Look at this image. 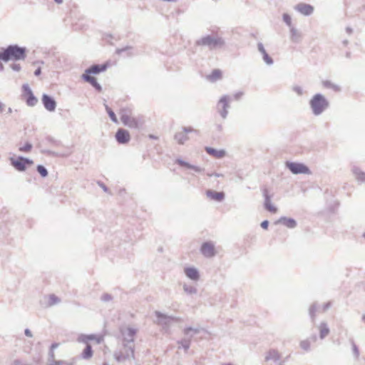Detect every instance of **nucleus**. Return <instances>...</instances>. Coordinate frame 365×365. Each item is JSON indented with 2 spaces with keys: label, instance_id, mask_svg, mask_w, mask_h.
<instances>
[{
  "label": "nucleus",
  "instance_id": "f3484780",
  "mask_svg": "<svg viewBox=\"0 0 365 365\" xmlns=\"http://www.w3.org/2000/svg\"><path fill=\"white\" fill-rule=\"evenodd\" d=\"M115 139L120 144L128 143L130 140L129 132L125 129L119 128L115 133Z\"/></svg>",
  "mask_w": 365,
  "mask_h": 365
},
{
  "label": "nucleus",
  "instance_id": "0eeeda50",
  "mask_svg": "<svg viewBox=\"0 0 365 365\" xmlns=\"http://www.w3.org/2000/svg\"><path fill=\"white\" fill-rule=\"evenodd\" d=\"M134 349V344H123L122 349L115 351L114 358L118 362L133 359L135 358Z\"/></svg>",
  "mask_w": 365,
  "mask_h": 365
},
{
  "label": "nucleus",
  "instance_id": "9b49d317",
  "mask_svg": "<svg viewBox=\"0 0 365 365\" xmlns=\"http://www.w3.org/2000/svg\"><path fill=\"white\" fill-rule=\"evenodd\" d=\"M11 165L19 171H24L26 168V165H32L33 161L29 158L19 156L17 159H11Z\"/></svg>",
  "mask_w": 365,
  "mask_h": 365
},
{
  "label": "nucleus",
  "instance_id": "4468645a",
  "mask_svg": "<svg viewBox=\"0 0 365 365\" xmlns=\"http://www.w3.org/2000/svg\"><path fill=\"white\" fill-rule=\"evenodd\" d=\"M77 341L84 344H88L89 341H95L97 344H100L103 341V337L96 334H81L78 336Z\"/></svg>",
  "mask_w": 365,
  "mask_h": 365
},
{
  "label": "nucleus",
  "instance_id": "c85d7f7f",
  "mask_svg": "<svg viewBox=\"0 0 365 365\" xmlns=\"http://www.w3.org/2000/svg\"><path fill=\"white\" fill-rule=\"evenodd\" d=\"M82 78L89 83L92 86H93L98 91H101L102 87L97 82L96 78L89 76V75H82Z\"/></svg>",
  "mask_w": 365,
  "mask_h": 365
},
{
  "label": "nucleus",
  "instance_id": "79ce46f5",
  "mask_svg": "<svg viewBox=\"0 0 365 365\" xmlns=\"http://www.w3.org/2000/svg\"><path fill=\"white\" fill-rule=\"evenodd\" d=\"M283 21L289 27V29L293 26L292 24L291 16L289 14H283Z\"/></svg>",
  "mask_w": 365,
  "mask_h": 365
},
{
  "label": "nucleus",
  "instance_id": "7ed1b4c3",
  "mask_svg": "<svg viewBox=\"0 0 365 365\" xmlns=\"http://www.w3.org/2000/svg\"><path fill=\"white\" fill-rule=\"evenodd\" d=\"M154 314L156 317L154 322L157 325L161 327L162 329L165 333H170V328L174 322H179L182 321V318L180 317L168 315L159 311H155Z\"/></svg>",
  "mask_w": 365,
  "mask_h": 365
},
{
  "label": "nucleus",
  "instance_id": "3c124183",
  "mask_svg": "<svg viewBox=\"0 0 365 365\" xmlns=\"http://www.w3.org/2000/svg\"><path fill=\"white\" fill-rule=\"evenodd\" d=\"M48 356H49V360L51 361H55V354H54V351L53 350H50L49 351V353H48Z\"/></svg>",
  "mask_w": 365,
  "mask_h": 365
},
{
  "label": "nucleus",
  "instance_id": "8fccbe9b",
  "mask_svg": "<svg viewBox=\"0 0 365 365\" xmlns=\"http://www.w3.org/2000/svg\"><path fill=\"white\" fill-rule=\"evenodd\" d=\"M66 363L64 361H53L49 365H65Z\"/></svg>",
  "mask_w": 365,
  "mask_h": 365
},
{
  "label": "nucleus",
  "instance_id": "aec40b11",
  "mask_svg": "<svg viewBox=\"0 0 365 365\" xmlns=\"http://www.w3.org/2000/svg\"><path fill=\"white\" fill-rule=\"evenodd\" d=\"M184 273L187 278L192 281H197L200 279V273L197 269L189 267L184 269Z\"/></svg>",
  "mask_w": 365,
  "mask_h": 365
},
{
  "label": "nucleus",
  "instance_id": "c9c22d12",
  "mask_svg": "<svg viewBox=\"0 0 365 365\" xmlns=\"http://www.w3.org/2000/svg\"><path fill=\"white\" fill-rule=\"evenodd\" d=\"M28 98L26 99V103L29 106H34L37 102V98L34 96L33 93H30L28 94Z\"/></svg>",
  "mask_w": 365,
  "mask_h": 365
},
{
  "label": "nucleus",
  "instance_id": "bf43d9fd",
  "mask_svg": "<svg viewBox=\"0 0 365 365\" xmlns=\"http://www.w3.org/2000/svg\"><path fill=\"white\" fill-rule=\"evenodd\" d=\"M46 153L50 154V155H53V156H62L61 155H60V154H58L57 153L49 151V150L46 151Z\"/></svg>",
  "mask_w": 365,
  "mask_h": 365
},
{
  "label": "nucleus",
  "instance_id": "a878e982",
  "mask_svg": "<svg viewBox=\"0 0 365 365\" xmlns=\"http://www.w3.org/2000/svg\"><path fill=\"white\" fill-rule=\"evenodd\" d=\"M318 329L319 331V338L321 339H324L325 337H327L329 334L330 330H329L327 323L325 322H322L319 324Z\"/></svg>",
  "mask_w": 365,
  "mask_h": 365
},
{
  "label": "nucleus",
  "instance_id": "4be33fe9",
  "mask_svg": "<svg viewBox=\"0 0 365 365\" xmlns=\"http://www.w3.org/2000/svg\"><path fill=\"white\" fill-rule=\"evenodd\" d=\"M206 195L208 198L217 202H222L225 199V193L223 192H216L212 190H207Z\"/></svg>",
  "mask_w": 365,
  "mask_h": 365
},
{
  "label": "nucleus",
  "instance_id": "49530a36",
  "mask_svg": "<svg viewBox=\"0 0 365 365\" xmlns=\"http://www.w3.org/2000/svg\"><path fill=\"white\" fill-rule=\"evenodd\" d=\"M132 48L130 46H125L122 48H117L116 49V53L121 54L122 53L127 51L128 50H130Z\"/></svg>",
  "mask_w": 365,
  "mask_h": 365
},
{
  "label": "nucleus",
  "instance_id": "c756f323",
  "mask_svg": "<svg viewBox=\"0 0 365 365\" xmlns=\"http://www.w3.org/2000/svg\"><path fill=\"white\" fill-rule=\"evenodd\" d=\"M222 78V72L219 69H215L212 71V73L207 76V78L210 82H215L220 80Z\"/></svg>",
  "mask_w": 365,
  "mask_h": 365
},
{
  "label": "nucleus",
  "instance_id": "2f4dec72",
  "mask_svg": "<svg viewBox=\"0 0 365 365\" xmlns=\"http://www.w3.org/2000/svg\"><path fill=\"white\" fill-rule=\"evenodd\" d=\"M86 348L84 349L83 351L82 352L81 356L83 359H89L93 356V350L91 344H86Z\"/></svg>",
  "mask_w": 365,
  "mask_h": 365
},
{
  "label": "nucleus",
  "instance_id": "cd10ccee",
  "mask_svg": "<svg viewBox=\"0 0 365 365\" xmlns=\"http://www.w3.org/2000/svg\"><path fill=\"white\" fill-rule=\"evenodd\" d=\"M205 150L209 155L216 158H222L226 154L224 150H217L210 147H206Z\"/></svg>",
  "mask_w": 365,
  "mask_h": 365
},
{
  "label": "nucleus",
  "instance_id": "473e14b6",
  "mask_svg": "<svg viewBox=\"0 0 365 365\" xmlns=\"http://www.w3.org/2000/svg\"><path fill=\"white\" fill-rule=\"evenodd\" d=\"M323 86L327 88H331V89L334 90V91H340V90H341L339 86L334 84V83H332L330 81H323Z\"/></svg>",
  "mask_w": 365,
  "mask_h": 365
},
{
  "label": "nucleus",
  "instance_id": "6e6552de",
  "mask_svg": "<svg viewBox=\"0 0 365 365\" xmlns=\"http://www.w3.org/2000/svg\"><path fill=\"white\" fill-rule=\"evenodd\" d=\"M232 98L230 96H222L217 103V110L222 119H226L228 115V109L230 108Z\"/></svg>",
  "mask_w": 365,
  "mask_h": 365
},
{
  "label": "nucleus",
  "instance_id": "dca6fc26",
  "mask_svg": "<svg viewBox=\"0 0 365 365\" xmlns=\"http://www.w3.org/2000/svg\"><path fill=\"white\" fill-rule=\"evenodd\" d=\"M263 196L264 198V208L267 211H269L272 213H276L277 212V208L274 205H272V200H271L272 196L269 194L267 189H264Z\"/></svg>",
  "mask_w": 365,
  "mask_h": 365
},
{
  "label": "nucleus",
  "instance_id": "a18cd8bd",
  "mask_svg": "<svg viewBox=\"0 0 365 365\" xmlns=\"http://www.w3.org/2000/svg\"><path fill=\"white\" fill-rule=\"evenodd\" d=\"M292 90L297 93L298 96H302L304 93L302 88L299 86H294Z\"/></svg>",
  "mask_w": 365,
  "mask_h": 365
},
{
  "label": "nucleus",
  "instance_id": "e2e57ef3",
  "mask_svg": "<svg viewBox=\"0 0 365 365\" xmlns=\"http://www.w3.org/2000/svg\"><path fill=\"white\" fill-rule=\"evenodd\" d=\"M100 186L103 188V190L105 192H107L108 188H107V187H106L104 184L101 183V184H100Z\"/></svg>",
  "mask_w": 365,
  "mask_h": 365
},
{
  "label": "nucleus",
  "instance_id": "c03bdc74",
  "mask_svg": "<svg viewBox=\"0 0 365 365\" xmlns=\"http://www.w3.org/2000/svg\"><path fill=\"white\" fill-rule=\"evenodd\" d=\"M101 299L104 302H108L113 299V297L110 294L105 293L101 296Z\"/></svg>",
  "mask_w": 365,
  "mask_h": 365
},
{
  "label": "nucleus",
  "instance_id": "58836bf2",
  "mask_svg": "<svg viewBox=\"0 0 365 365\" xmlns=\"http://www.w3.org/2000/svg\"><path fill=\"white\" fill-rule=\"evenodd\" d=\"M317 309V308L316 304H313L309 308V316H310L312 322H314V320H315Z\"/></svg>",
  "mask_w": 365,
  "mask_h": 365
},
{
  "label": "nucleus",
  "instance_id": "f8f14e48",
  "mask_svg": "<svg viewBox=\"0 0 365 365\" xmlns=\"http://www.w3.org/2000/svg\"><path fill=\"white\" fill-rule=\"evenodd\" d=\"M120 333L123 336V344H134V336L136 334V329L128 327L126 329L121 328Z\"/></svg>",
  "mask_w": 365,
  "mask_h": 365
},
{
  "label": "nucleus",
  "instance_id": "603ef678",
  "mask_svg": "<svg viewBox=\"0 0 365 365\" xmlns=\"http://www.w3.org/2000/svg\"><path fill=\"white\" fill-rule=\"evenodd\" d=\"M23 89L25 91V93H26L27 94L32 92V91L31 90V88H29V86L27 84H24L23 86Z\"/></svg>",
  "mask_w": 365,
  "mask_h": 365
},
{
  "label": "nucleus",
  "instance_id": "5fc2aeb1",
  "mask_svg": "<svg viewBox=\"0 0 365 365\" xmlns=\"http://www.w3.org/2000/svg\"><path fill=\"white\" fill-rule=\"evenodd\" d=\"M268 225H269V222H268V220H264V221H263V222H262V223H261V227H262L263 229H267Z\"/></svg>",
  "mask_w": 365,
  "mask_h": 365
},
{
  "label": "nucleus",
  "instance_id": "13d9d810",
  "mask_svg": "<svg viewBox=\"0 0 365 365\" xmlns=\"http://www.w3.org/2000/svg\"><path fill=\"white\" fill-rule=\"evenodd\" d=\"M330 306H331V303L330 302H327V303L324 304V306H323V310L324 311L327 310L330 307Z\"/></svg>",
  "mask_w": 365,
  "mask_h": 365
},
{
  "label": "nucleus",
  "instance_id": "bb28decb",
  "mask_svg": "<svg viewBox=\"0 0 365 365\" xmlns=\"http://www.w3.org/2000/svg\"><path fill=\"white\" fill-rule=\"evenodd\" d=\"M289 31L291 41L294 43H299L302 38V33L294 26L291 27Z\"/></svg>",
  "mask_w": 365,
  "mask_h": 365
},
{
  "label": "nucleus",
  "instance_id": "f257e3e1",
  "mask_svg": "<svg viewBox=\"0 0 365 365\" xmlns=\"http://www.w3.org/2000/svg\"><path fill=\"white\" fill-rule=\"evenodd\" d=\"M0 53V58L5 62L24 60L26 57V48L16 44L9 45Z\"/></svg>",
  "mask_w": 365,
  "mask_h": 365
},
{
  "label": "nucleus",
  "instance_id": "338daca9",
  "mask_svg": "<svg viewBox=\"0 0 365 365\" xmlns=\"http://www.w3.org/2000/svg\"><path fill=\"white\" fill-rule=\"evenodd\" d=\"M12 112H13L12 108H8V110H7V113H11Z\"/></svg>",
  "mask_w": 365,
  "mask_h": 365
},
{
  "label": "nucleus",
  "instance_id": "20e7f679",
  "mask_svg": "<svg viewBox=\"0 0 365 365\" xmlns=\"http://www.w3.org/2000/svg\"><path fill=\"white\" fill-rule=\"evenodd\" d=\"M309 106L313 115L318 116L329 107V102L324 96L317 93L310 99Z\"/></svg>",
  "mask_w": 365,
  "mask_h": 365
},
{
  "label": "nucleus",
  "instance_id": "69168bd1",
  "mask_svg": "<svg viewBox=\"0 0 365 365\" xmlns=\"http://www.w3.org/2000/svg\"><path fill=\"white\" fill-rule=\"evenodd\" d=\"M4 105L0 102V113L3 111Z\"/></svg>",
  "mask_w": 365,
  "mask_h": 365
},
{
  "label": "nucleus",
  "instance_id": "412c9836",
  "mask_svg": "<svg viewBox=\"0 0 365 365\" xmlns=\"http://www.w3.org/2000/svg\"><path fill=\"white\" fill-rule=\"evenodd\" d=\"M175 163L179 165L180 167L185 168L187 169L192 170H194L196 173H202L204 170L203 168H200L199 166L191 165L190 163H189L182 160L180 158L176 159Z\"/></svg>",
  "mask_w": 365,
  "mask_h": 365
},
{
  "label": "nucleus",
  "instance_id": "e433bc0d",
  "mask_svg": "<svg viewBox=\"0 0 365 365\" xmlns=\"http://www.w3.org/2000/svg\"><path fill=\"white\" fill-rule=\"evenodd\" d=\"M61 299L55 294H50L48 297V305L49 307L58 304Z\"/></svg>",
  "mask_w": 365,
  "mask_h": 365
},
{
  "label": "nucleus",
  "instance_id": "0e129e2a",
  "mask_svg": "<svg viewBox=\"0 0 365 365\" xmlns=\"http://www.w3.org/2000/svg\"><path fill=\"white\" fill-rule=\"evenodd\" d=\"M54 1H55L57 4H61L63 2V0H54Z\"/></svg>",
  "mask_w": 365,
  "mask_h": 365
},
{
  "label": "nucleus",
  "instance_id": "f03ea898",
  "mask_svg": "<svg viewBox=\"0 0 365 365\" xmlns=\"http://www.w3.org/2000/svg\"><path fill=\"white\" fill-rule=\"evenodd\" d=\"M225 44V40L218 35H206L195 41L196 46L206 47L210 51L222 48Z\"/></svg>",
  "mask_w": 365,
  "mask_h": 365
},
{
  "label": "nucleus",
  "instance_id": "de8ad7c7",
  "mask_svg": "<svg viewBox=\"0 0 365 365\" xmlns=\"http://www.w3.org/2000/svg\"><path fill=\"white\" fill-rule=\"evenodd\" d=\"M10 66L11 69L14 71H19L21 68V65L19 63H12Z\"/></svg>",
  "mask_w": 365,
  "mask_h": 365
},
{
  "label": "nucleus",
  "instance_id": "5701e85b",
  "mask_svg": "<svg viewBox=\"0 0 365 365\" xmlns=\"http://www.w3.org/2000/svg\"><path fill=\"white\" fill-rule=\"evenodd\" d=\"M280 353L274 349H269L265 354L264 360L266 361H273L277 362L280 360Z\"/></svg>",
  "mask_w": 365,
  "mask_h": 365
},
{
  "label": "nucleus",
  "instance_id": "2eb2a0df",
  "mask_svg": "<svg viewBox=\"0 0 365 365\" xmlns=\"http://www.w3.org/2000/svg\"><path fill=\"white\" fill-rule=\"evenodd\" d=\"M42 103L44 108L49 112H53L56 110V102L55 99L47 94H43Z\"/></svg>",
  "mask_w": 365,
  "mask_h": 365
},
{
  "label": "nucleus",
  "instance_id": "39448f33",
  "mask_svg": "<svg viewBox=\"0 0 365 365\" xmlns=\"http://www.w3.org/2000/svg\"><path fill=\"white\" fill-rule=\"evenodd\" d=\"M120 120L123 124L130 128L140 129L143 122L131 115V110L128 108L120 109Z\"/></svg>",
  "mask_w": 365,
  "mask_h": 365
},
{
  "label": "nucleus",
  "instance_id": "680f3d73",
  "mask_svg": "<svg viewBox=\"0 0 365 365\" xmlns=\"http://www.w3.org/2000/svg\"><path fill=\"white\" fill-rule=\"evenodd\" d=\"M346 31L347 34H352V32H353L352 29H351V28H350V27H346Z\"/></svg>",
  "mask_w": 365,
  "mask_h": 365
},
{
  "label": "nucleus",
  "instance_id": "7c9ffc66",
  "mask_svg": "<svg viewBox=\"0 0 365 365\" xmlns=\"http://www.w3.org/2000/svg\"><path fill=\"white\" fill-rule=\"evenodd\" d=\"M356 179L361 182H365V173L362 172L359 168L354 167L352 170Z\"/></svg>",
  "mask_w": 365,
  "mask_h": 365
},
{
  "label": "nucleus",
  "instance_id": "1a4fd4ad",
  "mask_svg": "<svg viewBox=\"0 0 365 365\" xmlns=\"http://www.w3.org/2000/svg\"><path fill=\"white\" fill-rule=\"evenodd\" d=\"M285 165L294 175L311 173L309 168L301 163L287 161Z\"/></svg>",
  "mask_w": 365,
  "mask_h": 365
},
{
  "label": "nucleus",
  "instance_id": "6e6d98bb",
  "mask_svg": "<svg viewBox=\"0 0 365 365\" xmlns=\"http://www.w3.org/2000/svg\"><path fill=\"white\" fill-rule=\"evenodd\" d=\"M24 334L28 337H32L33 336V334H32L31 331L29 329H25Z\"/></svg>",
  "mask_w": 365,
  "mask_h": 365
},
{
  "label": "nucleus",
  "instance_id": "09e8293b",
  "mask_svg": "<svg viewBox=\"0 0 365 365\" xmlns=\"http://www.w3.org/2000/svg\"><path fill=\"white\" fill-rule=\"evenodd\" d=\"M244 95V93L242 91H239V92H237L235 93L234 95H233V98L236 101L239 100L241 98V97Z\"/></svg>",
  "mask_w": 365,
  "mask_h": 365
},
{
  "label": "nucleus",
  "instance_id": "393cba45",
  "mask_svg": "<svg viewBox=\"0 0 365 365\" xmlns=\"http://www.w3.org/2000/svg\"><path fill=\"white\" fill-rule=\"evenodd\" d=\"M276 223H280L284 225L288 228L293 229L297 226V222L294 219L291 217H280Z\"/></svg>",
  "mask_w": 365,
  "mask_h": 365
},
{
  "label": "nucleus",
  "instance_id": "ea45409f",
  "mask_svg": "<svg viewBox=\"0 0 365 365\" xmlns=\"http://www.w3.org/2000/svg\"><path fill=\"white\" fill-rule=\"evenodd\" d=\"M37 171L43 178H45L48 175L47 169L43 165H38L37 166Z\"/></svg>",
  "mask_w": 365,
  "mask_h": 365
},
{
  "label": "nucleus",
  "instance_id": "4d7b16f0",
  "mask_svg": "<svg viewBox=\"0 0 365 365\" xmlns=\"http://www.w3.org/2000/svg\"><path fill=\"white\" fill-rule=\"evenodd\" d=\"M59 346L58 343H53L50 347V350L54 351L55 349L58 348Z\"/></svg>",
  "mask_w": 365,
  "mask_h": 365
},
{
  "label": "nucleus",
  "instance_id": "a19ab883",
  "mask_svg": "<svg viewBox=\"0 0 365 365\" xmlns=\"http://www.w3.org/2000/svg\"><path fill=\"white\" fill-rule=\"evenodd\" d=\"M32 148V145L30 143H26L24 146H21L19 148V150L21 152H29Z\"/></svg>",
  "mask_w": 365,
  "mask_h": 365
},
{
  "label": "nucleus",
  "instance_id": "ddd939ff",
  "mask_svg": "<svg viewBox=\"0 0 365 365\" xmlns=\"http://www.w3.org/2000/svg\"><path fill=\"white\" fill-rule=\"evenodd\" d=\"M200 252L205 257H213L216 255L214 243L212 242H203L200 247Z\"/></svg>",
  "mask_w": 365,
  "mask_h": 365
},
{
  "label": "nucleus",
  "instance_id": "052dcab7",
  "mask_svg": "<svg viewBox=\"0 0 365 365\" xmlns=\"http://www.w3.org/2000/svg\"><path fill=\"white\" fill-rule=\"evenodd\" d=\"M41 73V68H38L35 71H34V75L35 76H39Z\"/></svg>",
  "mask_w": 365,
  "mask_h": 365
},
{
  "label": "nucleus",
  "instance_id": "9d476101",
  "mask_svg": "<svg viewBox=\"0 0 365 365\" xmlns=\"http://www.w3.org/2000/svg\"><path fill=\"white\" fill-rule=\"evenodd\" d=\"M190 133H199L197 130L194 129L192 127H183L182 131L177 132L174 135V139L180 145H183L186 141L189 140L187 134Z\"/></svg>",
  "mask_w": 365,
  "mask_h": 365
},
{
  "label": "nucleus",
  "instance_id": "b1692460",
  "mask_svg": "<svg viewBox=\"0 0 365 365\" xmlns=\"http://www.w3.org/2000/svg\"><path fill=\"white\" fill-rule=\"evenodd\" d=\"M257 49L259 52L262 55L264 61L269 66L272 65L274 62L273 59L269 56L262 43H257Z\"/></svg>",
  "mask_w": 365,
  "mask_h": 365
},
{
  "label": "nucleus",
  "instance_id": "774afa93",
  "mask_svg": "<svg viewBox=\"0 0 365 365\" xmlns=\"http://www.w3.org/2000/svg\"><path fill=\"white\" fill-rule=\"evenodd\" d=\"M213 175L215 176V177H220V176H222V175L219 174V173H213Z\"/></svg>",
  "mask_w": 365,
  "mask_h": 365
},
{
  "label": "nucleus",
  "instance_id": "f704fd0d",
  "mask_svg": "<svg viewBox=\"0 0 365 365\" xmlns=\"http://www.w3.org/2000/svg\"><path fill=\"white\" fill-rule=\"evenodd\" d=\"M105 108H106V110L107 113L108 114L110 120L113 123H118L117 117H116L115 113L113 111V110L108 105H105Z\"/></svg>",
  "mask_w": 365,
  "mask_h": 365
},
{
  "label": "nucleus",
  "instance_id": "423d86ee",
  "mask_svg": "<svg viewBox=\"0 0 365 365\" xmlns=\"http://www.w3.org/2000/svg\"><path fill=\"white\" fill-rule=\"evenodd\" d=\"M200 328H193L192 327H187L184 328L182 333L185 335V337L178 341L177 343L179 344L178 349L182 348L185 351L187 352L190 349L193 335L200 333Z\"/></svg>",
  "mask_w": 365,
  "mask_h": 365
},
{
  "label": "nucleus",
  "instance_id": "37998d69",
  "mask_svg": "<svg viewBox=\"0 0 365 365\" xmlns=\"http://www.w3.org/2000/svg\"><path fill=\"white\" fill-rule=\"evenodd\" d=\"M352 352L354 357L357 359L359 356V351L354 342H352Z\"/></svg>",
  "mask_w": 365,
  "mask_h": 365
},
{
  "label": "nucleus",
  "instance_id": "a211bd4d",
  "mask_svg": "<svg viewBox=\"0 0 365 365\" xmlns=\"http://www.w3.org/2000/svg\"><path fill=\"white\" fill-rule=\"evenodd\" d=\"M107 64H95L89 67L85 71L83 75L98 74L101 72H103L107 69Z\"/></svg>",
  "mask_w": 365,
  "mask_h": 365
},
{
  "label": "nucleus",
  "instance_id": "4c0bfd02",
  "mask_svg": "<svg viewBox=\"0 0 365 365\" xmlns=\"http://www.w3.org/2000/svg\"><path fill=\"white\" fill-rule=\"evenodd\" d=\"M299 346L303 350L306 351H309L311 349V342L309 339H304L301 341L299 343Z\"/></svg>",
  "mask_w": 365,
  "mask_h": 365
},
{
  "label": "nucleus",
  "instance_id": "864d4df0",
  "mask_svg": "<svg viewBox=\"0 0 365 365\" xmlns=\"http://www.w3.org/2000/svg\"><path fill=\"white\" fill-rule=\"evenodd\" d=\"M215 129L217 132L221 133L223 130V126L222 124H216Z\"/></svg>",
  "mask_w": 365,
  "mask_h": 365
},
{
  "label": "nucleus",
  "instance_id": "6ab92c4d",
  "mask_svg": "<svg viewBox=\"0 0 365 365\" xmlns=\"http://www.w3.org/2000/svg\"><path fill=\"white\" fill-rule=\"evenodd\" d=\"M294 9L304 16H309L314 11V8L309 4L300 3L294 6Z\"/></svg>",
  "mask_w": 365,
  "mask_h": 365
},
{
  "label": "nucleus",
  "instance_id": "72a5a7b5",
  "mask_svg": "<svg viewBox=\"0 0 365 365\" xmlns=\"http://www.w3.org/2000/svg\"><path fill=\"white\" fill-rule=\"evenodd\" d=\"M183 290L188 294H195L197 292L196 287L192 285H188L187 284H183Z\"/></svg>",
  "mask_w": 365,
  "mask_h": 365
}]
</instances>
